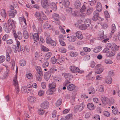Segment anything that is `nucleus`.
Listing matches in <instances>:
<instances>
[{
	"mask_svg": "<svg viewBox=\"0 0 120 120\" xmlns=\"http://www.w3.org/2000/svg\"><path fill=\"white\" fill-rule=\"evenodd\" d=\"M3 28L5 32L7 33H10L11 31L10 26L8 25H7L6 23H4L3 25Z\"/></svg>",
	"mask_w": 120,
	"mask_h": 120,
	"instance_id": "12",
	"label": "nucleus"
},
{
	"mask_svg": "<svg viewBox=\"0 0 120 120\" xmlns=\"http://www.w3.org/2000/svg\"><path fill=\"white\" fill-rule=\"evenodd\" d=\"M23 35L24 38L26 39H27L29 37L28 33L26 30H25L23 32Z\"/></svg>",
	"mask_w": 120,
	"mask_h": 120,
	"instance_id": "42",
	"label": "nucleus"
},
{
	"mask_svg": "<svg viewBox=\"0 0 120 120\" xmlns=\"http://www.w3.org/2000/svg\"><path fill=\"white\" fill-rule=\"evenodd\" d=\"M49 65V63L47 61L44 62L42 65L43 67V68H45L47 67Z\"/></svg>",
	"mask_w": 120,
	"mask_h": 120,
	"instance_id": "58",
	"label": "nucleus"
},
{
	"mask_svg": "<svg viewBox=\"0 0 120 120\" xmlns=\"http://www.w3.org/2000/svg\"><path fill=\"white\" fill-rule=\"evenodd\" d=\"M70 69L71 71L73 73L78 72L79 73H82V71H81L79 68L78 67L71 66L70 67Z\"/></svg>",
	"mask_w": 120,
	"mask_h": 120,
	"instance_id": "8",
	"label": "nucleus"
},
{
	"mask_svg": "<svg viewBox=\"0 0 120 120\" xmlns=\"http://www.w3.org/2000/svg\"><path fill=\"white\" fill-rule=\"evenodd\" d=\"M30 35H31V37H32L33 40L34 41V45H37L38 44V33H35L33 34L32 33H30Z\"/></svg>",
	"mask_w": 120,
	"mask_h": 120,
	"instance_id": "14",
	"label": "nucleus"
},
{
	"mask_svg": "<svg viewBox=\"0 0 120 120\" xmlns=\"http://www.w3.org/2000/svg\"><path fill=\"white\" fill-rule=\"evenodd\" d=\"M26 63L24 60H21L20 61V64L21 66H24L26 64Z\"/></svg>",
	"mask_w": 120,
	"mask_h": 120,
	"instance_id": "46",
	"label": "nucleus"
},
{
	"mask_svg": "<svg viewBox=\"0 0 120 120\" xmlns=\"http://www.w3.org/2000/svg\"><path fill=\"white\" fill-rule=\"evenodd\" d=\"M13 85L15 87L16 93H18L19 91L18 87V84L17 79V77L15 76L13 80Z\"/></svg>",
	"mask_w": 120,
	"mask_h": 120,
	"instance_id": "6",
	"label": "nucleus"
},
{
	"mask_svg": "<svg viewBox=\"0 0 120 120\" xmlns=\"http://www.w3.org/2000/svg\"><path fill=\"white\" fill-rule=\"evenodd\" d=\"M8 37V35L7 34H5L4 35L3 37L2 38V40L3 41H5L6 40Z\"/></svg>",
	"mask_w": 120,
	"mask_h": 120,
	"instance_id": "63",
	"label": "nucleus"
},
{
	"mask_svg": "<svg viewBox=\"0 0 120 120\" xmlns=\"http://www.w3.org/2000/svg\"><path fill=\"white\" fill-rule=\"evenodd\" d=\"M62 75L64 76L67 80H70L72 78V76L69 73H64L62 74Z\"/></svg>",
	"mask_w": 120,
	"mask_h": 120,
	"instance_id": "15",
	"label": "nucleus"
},
{
	"mask_svg": "<svg viewBox=\"0 0 120 120\" xmlns=\"http://www.w3.org/2000/svg\"><path fill=\"white\" fill-rule=\"evenodd\" d=\"M75 88V86L73 84H71L68 86H67V89L70 91L74 90Z\"/></svg>",
	"mask_w": 120,
	"mask_h": 120,
	"instance_id": "19",
	"label": "nucleus"
},
{
	"mask_svg": "<svg viewBox=\"0 0 120 120\" xmlns=\"http://www.w3.org/2000/svg\"><path fill=\"white\" fill-rule=\"evenodd\" d=\"M116 30V26L114 24H113L111 27V30L110 33V37H111L112 36V34L114 33Z\"/></svg>",
	"mask_w": 120,
	"mask_h": 120,
	"instance_id": "29",
	"label": "nucleus"
},
{
	"mask_svg": "<svg viewBox=\"0 0 120 120\" xmlns=\"http://www.w3.org/2000/svg\"><path fill=\"white\" fill-rule=\"evenodd\" d=\"M27 100L29 102L33 103L35 102L36 100V98L34 97L30 96L28 97Z\"/></svg>",
	"mask_w": 120,
	"mask_h": 120,
	"instance_id": "17",
	"label": "nucleus"
},
{
	"mask_svg": "<svg viewBox=\"0 0 120 120\" xmlns=\"http://www.w3.org/2000/svg\"><path fill=\"white\" fill-rule=\"evenodd\" d=\"M59 50L60 52L63 53H65L66 51V49L63 47L61 48H60Z\"/></svg>",
	"mask_w": 120,
	"mask_h": 120,
	"instance_id": "62",
	"label": "nucleus"
},
{
	"mask_svg": "<svg viewBox=\"0 0 120 120\" xmlns=\"http://www.w3.org/2000/svg\"><path fill=\"white\" fill-rule=\"evenodd\" d=\"M116 58L117 60L120 61V52L116 54Z\"/></svg>",
	"mask_w": 120,
	"mask_h": 120,
	"instance_id": "60",
	"label": "nucleus"
},
{
	"mask_svg": "<svg viewBox=\"0 0 120 120\" xmlns=\"http://www.w3.org/2000/svg\"><path fill=\"white\" fill-rule=\"evenodd\" d=\"M76 37L80 39H82L83 38V36L81 33L79 31H78L76 33Z\"/></svg>",
	"mask_w": 120,
	"mask_h": 120,
	"instance_id": "32",
	"label": "nucleus"
},
{
	"mask_svg": "<svg viewBox=\"0 0 120 120\" xmlns=\"http://www.w3.org/2000/svg\"><path fill=\"white\" fill-rule=\"evenodd\" d=\"M41 49L42 51L45 52H47L49 51V49L47 48L42 45H41Z\"/></svg>",
	"mask_w": 120,
	"mask_h": 120,
	"instance_id": "45",
	"label": "nucleus"
},
{
	"mask_svg": "<svg viewBox=\"0 0 120 120\" xmlns=\"http://www.w3.org/2000/svg\"><path fill=\"white\" fill-rule=\"evenodd\" d=\"M99 90L100 92H103L104 91V87L103 86L101 85L99 86Z\"/></svg>",
	"mask_w": 120,
	"mask_h": 120,
	"instance_id": "53",
	"label": "nucleus"
},
{
	"mask_svg": "<svg viewBox=\"0 0 120 120\" xmlns=\"http://www.w3.org/2000/svg\"><path fill=\"white\" fill-rule=\"evenodd\" d=\"M17 13V11L16 10L11 11L9 12V15L10 18H13L15 16V15H16Z\"/></svg>",
	"mask_w": 120,
	"mask_h": 120,
	"instance_id": "22",
	"label": "nucleus"
},
{
	"mask_svg": "<svg viewBox=\"0 0 120 120\" xmlns=\"http://www.w3.org/2000/svg\"><path fill=\"white\" fill-rule=\"evenodd\" d=\"M13 35L16 41H17L18 39L19 40H21L22 38V34L20 32H18L17 33L15 31H14Z\"/></svg>",
	"mask_w": 120,
	"mask_h": 120,
	"instance_id": "5",
	"label": "nucleus"
},
{
	"mask_svg": "<svg viewBox=\"0 0 120 120\" xmlns=\"http://www.w3.org/2000/svg\"><path fill=\"white\" fill-rule=\"evenodd\" d=\"M69 4L68 0H61V2H60V6L61 8H64L68 7Z\"/></svg>",
	"mask_w": 120,
	"mask_h": 120,
	"instance_id": "1",
	"label": "nucleus"
},
{
	"mask_svg": "<svg viewBox=\"0 0 120 120\" xmlns=\"http://www.w3.org/2000/svg\"><path fill=\"white\" fill-rule=\"evenodd\" d=\"M106 83L108 84H111L112 82V79L110 77H108L106 80Z\"/></svg>",
	"mask_w": 120,
	"mask_h": 120,
	"instance_id": "41",
	"label": "nucleus"
},
{
	"mask_svg": "<svg viewBox=\"0 0 120 120\" xmlns=\"http://www.w3.org/2000/svg\"><path fill=\"white\" fill-rule=\"evenodd\" d=\"M116 52H115L109 51L106 53V56L107 57H110L114 56Z\"/></svg>",
	"mask_w": 120,
	"mask_h": 120,
	"instance_id": "20",
	"label": "nucleus"
},
{
	"mask_svg": "<svg viewBox=\"0 0 120 120\" xmlns=\"http://www.w3.org/2000/svg\"><path fill=\"white\" fill-rule=\"evenodd\" d=\"M91 24V21L90 19H86L85 21L84 24L87 27H88Z\"/></svg>",
	"mask_w": 120,
	"mask_h": 120,
	"instance_id": "35",
	"label": "nucleus"
},
{
	"mask_svg": "<svg viewBox=\"0 0 120 120\" xmlns=\"http://www.w3.org/2000/svg\"><path fill=\"white\" fill-rule=\"evenodd\" d=\"M88 90L89 91L91 92L93 94H94L95 92L94 89L92 87H90L89 89Z\"/></svg>",
	"mask_w": 120,
	"mask_h": 120,
	"instance_id": "55",
	"label": "nucleus"
},
{
	"mask_svg": "<svg viewBox=\"0 0 120 120\" xmlns=\"http://www.w3.org/2000/svg\"><path fill=\"white\" fill-rule=\"evenodd\" d=\"M96 69L95 71V73L97 74H99L101 73L103 71V69L99 64H97L95 67Z\"/></svg>",
	"mask_w": 120,
	"mask_h": 120,
	"instance_id": "10",
	"label": "nucleus"
},
{
	"mask_svg": "<svg viewBox=\"0 0 120 120\" xmlns=\"http://www.w3.org/2000/svg\"><path fill=\"white\" fill-rule=\"evenodd\" d=\"M52 17L56 21H59L60 19V18L59 15L56 13H54L53 14Z\"/></svg>",
	"mask_w": 120,
	"mask_h": 120,
	"instance_id": "25",
	"label": "nucleus"
},
{
	"mask_svg": "<svg viewBox=\"0 0 120 120\" xmlns=\"http://www.w3.org/2000/svg\"><path fill=\"white\" fill-rule=\"evenodd\" d=\"M62 102V100L61 99H59L55 103L56 106L58 107L61 105Z\"/></svg>",
	"mask_w": 120,
	"mask_h": 120,
	"instance_id": "37",
	"label": "nucleus"
},
{
	"mask_svg": "<svg viewBox=\"0 0 120 120\" xmlns=\"http://www.w3.org/2000/svg\"><path fill=\"white\" fill-rule=\"evenodd\" d=\"M87 27L85 25L83 24H81L79 26V28L80 29L82 30H85L86 29Z\"/></svg>",
	"mask_w": 120,
	"mask_h": 120,
	"instance_id": "51",
	"label": "nucleus"
},
{
	"mask_svg": "<svg viewBox=\"0 0 120 120\" xmlns=\"http://www.w3.org/2000/svg\"><path fill=\"white\" fill-rule=\"evenodd\" d=\"M71 82L69 81V80H67L65 81V82L63 83V85L64 86H68V85L70 84Z\"/></svg>",
	"mask_w": 120,
	"mask_h": 120,
	"instance_id": "50",
	"label": "nucleus"
},
{
	"mask_svg": "<svg viewBox=\"0 0 120 120\" xmlns=\"http://www.w3.org/2000/svg\"><path fill=\"white\" fill-rule=\"evenodd\" d=\"M43 75V73L41 68L38 66V81H41Z\"/></svg>",
	"mask_w": 120,
	"mask_h": 120,
	"instance_id": "7",
	"label": "nucleus"
},
{
	"mask_svg": "<svg viewBox=\"0 0 120 120\" xmlns=\"http://www.w3.org/2000/svg\"><path fill=\"white\" fill-rule=\"evenodd\" d=\"M104 115L107 117H109L110 116V114L109 112L107 111H104Z\"/></svg>",
	"mask_w": 120,
	"mask_h": 120,
	"instance_id": "64",
	"label": "nucleus"
},
{
	"mask_svg": "<svg viewBox=\"0 0 120 120\" xmlns=\"http://www.w3.org/2000/svg\"><path fill=\"white\" fill-rule=\"evenodd\" d=\"M102 47L101 46H98L95 48L93 51L95 53H98L101 50Z\"/></svg>",
	"mask_w": 120,
	"mask_h": 120,
	"instance_id": "36",
	"label": "nucleus"
},
{
	"mask_svg": "<svg viewBox=\"0 0 120 120\" xmlns=\"http://www.w3.org/2000/svg\"><path fill=\"white\" fill-rule=\"evenodd\" d=\"M41 4L42 7L44 8H46L48 6L47 0H41Z\"/></svg>",
	"mask_w": 120,
	"mask_h": 120,
	"instance_id": "18",
	"label": "nucleus"
},
{
	"mask_svg": "<svg viewBox=\"0 0 120 120\" xmlns=\"http://www.w3.org/2000/svg\"><path fill=\"white\" fill-rule=\"evenodd\" d=\"M75 6L76 9L80 8L81 7V4L79 0H77L75 3Z\"/></svg>",
	"mask_w": 120,
	"mask_h": 120,
	"instance_id": "27",
	"label": "nucleus"
},
{
	"mask_svg": "<svg viewBox=\"0 0 120 120\" xmlns=\"http://www.w3.org/2000/svg\"><path fill=\"white\" fill-rule=\"evenodd\" d=\"M76 38L74 36H72L70 37L69 40L70 41L74 42L75 41L76 39Z\"/></svg>",
	"mask_w": 120,
	"mask_h": 120,
	"instance_id": "43",
	"label": "nucleus"
},
{
	"mask_svg": "<svg viewBox=\"0 0 120 120\" xmlns=\"http://www.w3.org/2000/svg\"><path fill=\"white\" fill-rule=\"evenodd\" d=\"M94 16L92 18V19L94 21H96L99 17V13L97 11L94 12Z\"/></svg>",
	"mask_w": 120,
	"mask_h": 120,
	"instance_id": "16",
	"label": "nucleus"
},
{
	"mask_svg": "<svg viewBox=\"0 0 120 120\" xmlns=\"http://www.w3.org/2000/svg\"><path fill=\"white\" fill-rule=\"evenodd\" d=\"M52 55V53L51 52H48L46 53L45 57V59L46 60H47L49 59L50 57Z\"/></svg>",
	"mask_w": 120,
	"mask_h": 120,
	"instance_id": "40",
	"label": "nucleus"
},
{
	"mask_svg": "<svg viewBox=\"0 0 120 120\" xmlns=\"http://www.w3.org/2000/svg\"><path fill=\"white\" fill-rule=\"evenodd\" d=\"M19 20L20 22H24L25 25H26V21L25 19L23 17H20L19 18Z\"/></svg>",
	"mask_w": 120,
	"mask_h": 120,
	"instance_id": "44",
	"label": "nucleus"
},
{
	"mask_svg": "<svg viewBox=\"0 0 120 120\" xmlns=\"http://www.w3.org/2000/svg\"><path fill=\"white\" fill-rule=\"evenodd\" d=\"M43 27L44 28L45 30H46L47 29L51 30L52 29V26H51L50 25L46 23L44 24Z\"/></svg>",
	"mask_w": 120,
	"mask_h": 120,
	"instance_id": "26",
	"label": "nucleus"
},
{
	"mask_svg": "<svg viewBox=\"0 0 120 120\" xmlns=\"http://www.w3.org/2000/svg\"><path fill=\"white\" fill-rule=\"evenodd\" d=\"M5 60V57L3 56H0V64L4 62Z\"/></svg>",
	"mask_w": 120,
	"mask_h": 120,
	"instance_id": "54",
	"label": "nucleus"
},
{
	"mask_svg": "<svg viewBox=\"0 0 120 120\" xmlns=\"http://www.w3.org/2000/svg\"><path fill=\"white\" fill-rule=\"evenodd\" d=\"M85 105L83 103L79 105H76L74 107V112L76 113L78 110L79 112L81 111L83 109Z\"/></svg>",
	"mask_w": 120,
	"mask_h": 120,
	"instance_id": "3",
	"label": "nucleus"
},
{
	"mask_svg": "<svg viewBox=\"0 0 120 120\" xmlns=\"http://www.w3.org/2000/svg\"><path fill=\"white\" fill-rule=\"evenodd\" d=\"M49 106V103L47 101H44L40 105V107L41 108L46 109H48Z\"/></svg>",
	"mask_w": 120,
	"mask_h": 120,
	"instance_id": "11",
	"label": "nucleus"
},
{
	"mask_svg": "<svg viewBox=\"0 0 120 120\" xmlns=\"http://www.w3.org/2000/svg\"><path fill=\"white\" fill-rule=\"evenodd\" d=\"M46 42L47 44H50L53 46H55L56 45V42L52 40L51 38L49 36L47 37Z\"/></svg>",
	"mask_w": 120,
	"mask_h": 120,
	"instance_id": "2",
	"label": "nucleus"
},
{
	"mask_svg": "<svg viewBox=\"0 0 120 120\" xmlns=\"http://www.w3.org/2000/svg\"><path fill=\"white\" fill-rule=\"evenodd\" d=\"M56 60H57V59L55 57H53L51 59V61L53 64H55Z\"/></svg>",
	"mask_w": 120,
	"mask_h": 120,
	"instance_id": "59",
	"label": "nucleus"
},
{
	"mask_svg": "<svg viewBox=\"0 0 120 120\" xmlns=\"http://www.w3.org/2000/svg\"><path fill=\"white\" fill-rule=\"evenodd\" d=\"M0 13L1 16L5 19L7 16V14L5 10L3 9H1V11Z\"/></svg>",
	"mask_w": 120,
	"mask_h": 120,
	"instance_id": "33",
	"label": "nucleus"
},
{
	"mask_svg": "<svg viewBox=\"0 0 120 120\" xmlns=\"http://www.w3.org/2000/svg\"><path fill=\"white\" fill-rule=\"evenodd\" d=\"M21 90L23 92L30 95V94L31 93V91L32 90L30 88H27L26 86H23L22 87Z\"/></svg>",
	"mask_w": 120,
	"mask_h": 120,
	"instance_id": "9",
	"label": "nucleus"
},
{
	"mask_svg": "<svg viewBox=\"0 0 120 120\" xmlns=\"http://www.w3.org/2000/svg\"><path fill=\"white\" fill-rule=\"evenodd\" d=\"M93 10V8H90L87 10V14L88 15H90L92 12Z\"/></svg>",
	"mask_w": 120,
	"mask_h": 120,
	"instance_id": "49",
	"label": "nucleus"
},
{
	"mask_svg": "<svg viewBox=\"0 0 120 120\" xmlns=\"http://www.w3.org/2000/svg\"><path fill=\"white\" fill-rule=\"evenodd\" d=\"M50 7L52 10L55 11H56L57 9L56 4L54 3H52L51 4Z\"/></svg>",
	"mask_w": 120,
	"mask_h": 120,
	"instance_id": "34",
	"label": "nucleus"
},
{
	"mask_svg": "<svg viewBox=\"0 0 120 120\" xmlns=\"http://www.w3.org/2000/svg\"><path fill=\"white\" fill-rule=\"evenodd\" d=\"M51 74V73L49 71L46 72L45 76V79L46 80H48L50 78Z\"/></svg>",
	"mask_w": 120,
	"mask_h": 120,
	"instance_id": "38",
	"label": "nucleus"
},
{
	"mask_svg": "<svg viewBox=\"0 0 120 120\" xmlns=\"http://www.w3.org/2000/svg\"><path fill=\"white\" fill-rule=\"evenodd\" d=\"M104 62L106 64H111L113 63L112 61L110 59H105Z\"/></svg>",
	"mask_w": 120,
	"mask_h": 120,
	"instance_id": "48",
	"label": "nucleus"
},
{
	"mask_svg": "<svg viewBox=\"0 0 120 120\" xmlns=\"http://www.w3.org/2000/svg\"><path fill=\"white\" fill-rule=\"evenodd\" d=\"M45 109H40L38 110V114L40 115H42L45 113Z\"/></svg>",
	"mask_w": 120,
	"mask_h": 120,
	"instance_id": "39",
	"label": "nucleus"
},
{
	"mask_svg": "<svg viewBox=\"0 0 120 120\" xmlns=\"http://www.w3.org/2000/svg\"><path fill=\"white\" fill-rule=\"evenodd\" d=\"M112 113L113 114L116 115L118 113H120V112L118 111L117 108H115L114 109L112 110Z\"/></svg>",
	"mask_w": 120,
	"mask_h": 120,
	"instance_id": "47",
	"label": "nucleus"
},
{
	"mask_svg": "<svg viewBox=\"0 0 120 120\" xmlns=\"http://www.w3.org/2000/svg\"><path fill=\"white\" fill-rule=\"evenodd\" d=\"M15 21L11 19H9L8 21V25L9 26H11V29H14L15 28Z\"/></svg>",
	"mask_w": 120,
	"mask_h": 120,
	"instance_id": "13",
	"label": "nucleus"
},
{
	"mask_svg": "<svg viewBox=\"0 0 120 120\" xmlns=\"http://www.w3.org/2000/svg\"><path fill=\"white\" fill-rule=\"evenodd\" d=\"M96 10L98 11L101 12L102 10V8L101 3L99 2L97 3L96 8Z\"/></svg>",
	"mask_w": 120,
	"mask_h": 120,
	"instance_id": "24",
	"label": "nucleus"
},
{
	"mask_svg": "<svg viewBox=\"0 0 120 120\" xmlns=\"http://www.w3.org/2000/svg\"><path fill=\"white\" fill-rule=\"evenodd\" d=\"M104 14L105 16L106 19L107 18L110 17V15L107 11H105Z\"/></svg>",
	"mask_w": 120,
	"mask_h": 120,
	"instance_id": "57",
	"label": "nucleus"
},
{
	"mask_svg": "<svg viewBox=\"0 0 120 120\" xmlns=\"http://www.w3.org/2000/svg\"><path fill=\"white\" fill-rule=\"evenodd\" d=\"M78 55V53L76 52H71L70 54V56L72 57H76Z\"/></svg>",
	"mask_w": 120,
	"mask_h": 120,
	"instance_id": "52",
	"label": "nucleus"
},
{
	"mask_svg": "<svg viewBox=\"0 0 120 120\" xmlns=\"http://www.w3.org/2000/svg\"><path fill=\"white\" fill-rule=\"evenodd\" d=\"M39 15H38V19H39L40 21L42 20L45 19L44 17L45 15L44 14L42 11L40 12L39 13Z\"/></svg>",
	"mask_w": 120,
	"mask_h": 120,
	"instance_id": "21",
	"label": "nucleus"
},
{
	"mask_svg": "<svg viewBox=\"0 0 120 120\" xmlns=\"http://www.w3.org/2000/svg\"><path fill=\"white\" fill-rule=\"evenodd\" d=\"M56 57L57 58V60L58 61V63L60 64V63H62L64 62V59L63 57H60L59 55H57Z\"/></svg>",
	"mask_w": 120,
	"mask_h": 120,
	"instance_id": "30",
	"label": "nucleus"
},
{
	"mask_svg": "<svg viewBox=\"0 0 120 120\" xmlns=\"http://www.w3.org/2000/svg\"><path fill=\"white\" fill-rule=\"evenodd\" d=\"M108 103L110 104H113L114 103V99L112 98L109 99V100H108Z\"/></svg>",
	"mask_w": 120,
	"mask_h": 120,
	"instance_id": "61",
	"label": "nucleus"
},
{
	"mask_svg": "<svg viewBox=\"0 0 120 120\" xmlns=\"http://www.w3.org/2000/svg\"><path fill=\"white\" fill-rule=\"evenodd\" d=\"M49 87L50 88V89L48 91H47V93H49V94H52L53 91L52 89H53L55 88L56 87V83L55 82H53L52 83H50L49 85Z\"/></svg>",
	"mask_w": 120,
	"mask_h": 120,
	"instance_id": "4",
	"label": "nucleus"
},
{
	"mask_svg": "<svg viewBox=\"0 0 120 120\" xmlns=\"http://www.w3.org/2000/svg\"><path fill=\"white\" fill-rule=\"evenodd\" d=\"M87 106L88 109L90 110H93L94 108V104L91 103H88Z\"/></svg>",
	"mask_w": 120,
	"mask_h": 120,
	"instance_id": "31",
	"label": "nucleus"
},
{
	"mask_svg": "<svg viewBox=\"0 0 120 120\" xmlns=\"http://www.w3.org/2000/svg\"><path fill=\"white\" fill-rule=\"evenodd\" d=\"M65 119L66 120H69L71 119L72 117V115L71 114H68L65 117Z\"/></svg>",
	"mask_w": 120,
	"mask_h": 120,
	"instance_id": "56",
	"label": "nucleus"
},
{
	"mask_svg": "<svg viewBox=\"0 0 120 120\" xmlns=\"http://www.w3.org/2000/svg\"><path fill=\"white\" fill-rule=\"evenodd\" d=\"M119 46L115 44H114L112 46L111 49L113 52H116L119 50Z\"/></svg>",
	"mask_w": 120,
	"mask_h": 120,
	"instance_id": "28",
	"label": "nucleus"
},
{
	"mask_svg": "<svg viewBox=\"0 0 120 120\" xmlns=\"http://www.w3.org/2000/svg\"><path fill=\"white\" fill-rule=\"evenodd\" d=\"M102 102L103 106L105 105L107 103H108V100L109 98L105 96H103L102 98Z\"/></svg>",
	"mask_w": 120,
	"mask_h": 120,
	"instance_id": "23",
	"label": "nucleus"
}]
</instances>
